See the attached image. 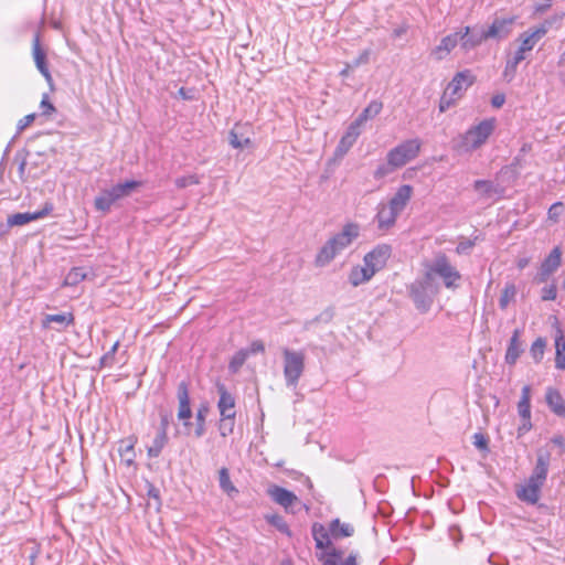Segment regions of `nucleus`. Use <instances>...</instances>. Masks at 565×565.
I'll use <instances>...</instances> for the list:
<instances>
[{"label": "nucleus", "mask_w": 565, "mask_h": 565, "mask_svg": "<svg viewBox=\"0 0 565 565\" xmlns=\"http://www.w3.org/2000/svg\"><path fill=\"white\" fill-rule=\"evenodd\" d=\"M234 424H235V418L225 419L224 417H221L220 424H218L220 434L223 437L231 435L234 430Z\"/></svg>", "instance_id": "50"}, {"label": "nucleus", "mask_w": 565, "mask_h": 565, "mask_svg": "<svg viewBox=\"0 0 565 565\" xmlns=\"http://www.w3.org/2000/svg\"><path fill=\"white\" fill-rule=\"evenodd\" d=\"M525 483L532 487H536L539 490H541L545 483V480L531 475Z\"/></svg>", "instance_id": "60"}, {"label": "nucleus", "mask_w": 565, "mask_h": 565, "mask_svg": "<svg viewBox=\"0 0 565 565\" xmlns=\"http://www.w3.org/2000/svg\"><path fill=\"white\" fill-rule=\"evenodd\" d=\"M140 185H141V182L130 180V181H126L124 183L115 184L110 189H108V191L110 192V195H113L115 201H118L122 198L129 196Z\"/></svg>", "instance_id": "26"}, {"label": "nucleus", "mask_w": 565, "mask_h": 565, "mask_svg": "<svg viewBox=\"0 0 565 565\" xmlns=\"http://www.w3.org/2000/svg\"><path fill=\"white\" fill-rule=\"evenodd\" d=\"M396 169L398 168L390 163V161H387L386 163H382L376 168V170L374 171V178L376 180H381L386 175L391 174L392 172H394Z\"/></svg>", "instance_id": "47"}, {"label": "nucleus", "mask_w": 565, "mask_h": 565, "mask_svg": "<svg viewBox=\"0 0 565 565\" xmlns=\"http://www.w3.org/2000/svg\"><path fill=\"white\" fill-rule=\"evenodd\" d=\"M86 278V271L83 267L72 268L64 279V285L75 286Z\"/></svg>", "instance_id": "39"}, {"label": "nucleus", "mask_w": 565, "mask_h": 565, "mask_svg": "<svg viewBox=\"0 0 565 565\" xmlns=\"http://www.w3.org/2000/svg\"><path fill=\"white\" fill-rule=\"evenodd\" d=\"M475 81L476 77L470 70L458 72L448 84L446 90L460 98L463 92L470 87Z\"/></svg>", "instance_id": "14"}, {"label": "nucleus", "mask_w": 565, "mask_h": 565, "mask_svg": "<svg viewBox=\"0 0 565 565\" xmlns=\"http://www.w3.org/2000/svg\"><path fill=\"white\" fill-rule=\"evenodd\" d=\"M459 98L456 97L455 95H451L449 92H447L445 89L441 98H440V102H439V111L440 113H444L446 111L448 108H450Z\"/></svg>", "instance_id": "48"}, {"label": "nucleus", "mask_w": 565, "mask_h": 565, "mask_svg": "<svg viewBox=\"0 0 565 565\" xmlns=\"http://www.w3.org/2000/svg\"><path fill=\"white\" fill-rule=\"evenodd\" d=\"M342 554V551L332 548L330 552L322 554L319 559L322 562V565H358L356 555L354 554H350L344 562L339 564Z\"/></svg>", "instance_id": "24"}, {"label": "nucleus", "mask_w": 565, "mask_h": 565, "mask_svg": "<svg viewBox=\"0 0 565 565\" xmlns=\"http://www.w3.org/2000/svg\"><path fill=\"white\" fill-rule=\"evenodd\" d=\"M412 195H413V186L409 184H403L397 189L395 194L391 198L388 205L392 207V210H394L398 214H401L404 211V209L406 207L407 203L409 202Z\"/></svg>", "instance_id": "19"}, {"label": "nucleus", "mask_w": 565, "mask_h": 565, "mask_svg": "<svg viewBox=\"0 0 565 565\" xmlns=\"http://www.w3.org/2000/svg\"><path fill=\"white\" fill-rule=\"evenodd\" d=\"M495 119L488 118L468 129L461 137L458 149L462 152H472L479 149L493 134Z\"/></svg>", "instance_id": "4"}, {"label": "nucleus", "mask_w": 565, "mask_h": 565, "mask_svg": "<svg viewBox=\"0 0 565 565\" xmlns=\"http://www.w3.org/2000/svg\"><path fill=\"white\" fill-rule=\"evenodd\" d=\"M177 396L179 401L178 418L183 420L184 426H190L188 420L192 417V411L190 406L189 384L185 381L179 383Z\"/></svg>", "instance_id": "15"}, {"label": "nucleus", "mask_w": 565, "mask_h": 565, "mask_svg": "<svg viewBox=\"0 0 565 565\" xmlns=\"http://www.w3.org/2000/svg\"><path fill=\"white\" fill-rule=\"evenodd\" d=\"M545 401L555 415L565 417V401L556 388L547 387Z\"/></svg>", "instance_id": "22"}, {"label": "nucleus", "mask_w": 565, "mask_h": 565, "mask_svg": "<svg viewBox=\"0 0 565 565\" xmlns=\"http://www.w3.org/2000/svg\"><path fill=\"white\" fill-rule=\"evenodd\" d=\"M427 275H434L443 279L444 286L448 289H455L459 286L461 274L454 267L449 258L444 253H438L433 263L427 266Z\"/></svg>", "instance_id": "5"}, {"label": "nucleus", "mask_w": 565, "mask_h": 565, "mask_svg": "<svg viewBox=\"0 0 565 565\" xmlns=\"http://www.w3.org/2000/svg\"><path fill=\"white\" fill-rule=\"evenodd\" d=\"M119 341H116L110 350L102 358L103 363H107L109 360H113L116 351L118 350Z\"/></svg>", "instance_id": "62"}, {"label": "nucleus", "mask_w": 565, "mask_h": 565, "mask_svg": "<svg viewBox=\"0 0 565 565\" xmlns=\"http://www.w3.org/2000/svg\"><path fill=\"white\" fill-rule=\"evenodd\" d=\"M515 17L494 18L492 23L488 28H484L487 39H493L497 41L507 39L512 32Z\"/></svg>", "instance_id": "10"}, {"label": "nucleus", "mask_w": 565, "mask_h": 565, "mask_svg": "<svg viewBox=\"0 0 565 565\" xmlns=\"http://www.w3.org/2000/svg\"><path fill=\"white\" fill-rule=\"evenodd\" d=\"M40 108L42 110V115L43 116H51L53 113L56 111V108L54 107V105L50 102L49 99V95L47 94H44L42 96V100H41V104H40Z\"/></svg>", "instance_id": "53"}, {"label": "nucleus", "mask_w": 565, "mask_h": 565, "mask_svg": "<svg viewBox=\"0 0 565 565\" xmlns=\"http://www.w3.org/2000/svg\"><path fill=\"white\" fill-rule=\"evenodd\" d=\"M373 276L374 274H371L370 269L365 265L354 266L349 274V282L352 286L358 287L369 281Z\"/></svg>", "instance_id": "29"}, {"label": "nucleus", "mask_w": 565, "mask_h": 565, "mask_svg": "<svg viewBox=\"0 0 565 565\" xmlns=\"http://www.w3.org/2000/svg\"><path fill=\"white\" fill-rule=\"evenodd\" d=\"M246 351H248V355L256 354V353H263L265 351V345H264L263 341L255 340L250 343L249 349H247Z\"/></svg>", "instance_id": "59"}, {"label": "nucleus", "mask_w": 565, "mask_h": 565, "mask_svg": "<svg viewBox=\"0 0 565 565\" xmlns=\"http://www.w3.org/2000/svg\"><path fill=\"white\" fill-rule=\"evenodd\" d=\"M516 295L515 285L510 282L507 284L502 290V294L499 299V307L504 310L509 306V303L514 299Z\"/></svg>", "instance_id": "38"}, {"label": "nucleus", "mask_w": 565, "mask_h": 565, "mask_svg": "<svg viewBox=\"0 0 565 565\" xmlns=\"http://www.w3.org/2000/svg\"><path fill=\"white\" fill-rule=\"evenodd\" d=\"M459 33L460 46L463 51L469 52L482 42L487 41V35L483 26H465Z\"/></svg>", "instance_id": "9"}, {"label": "nucleus", "mask_w": 565, "mask_h": 565, "mask_svg": "<svg viewBox=\"0 0 565 565\" xmlns=\"http://www.w3.org/2000/svg\"><path fill=\"white\" fill-rule=\"evenodd\" d=\"M478 239V236H476L473 239H462L459 242V244L456 247V253L459 255L468 254L469 250L476 245V241Z\"/></svg>", "instance_id": "52"}, {"label": "nucleus", "mask_w": 565, "mask_h": 565, "mask_svg": "<svg viewBox=\"0 0 565 565\" xmlns=\"http://www.w3.org/2000/svg\"><path fill=\"white\" fill-rule=\"evenodd\" d=\"M243 126L235 125V127L231 130L228 140L230 145L235 149H244L252 145V140L249 137H244L241 131Z\"/></svg>", "instance_id": "32"}, {"label": "nucleus", "mask_w": 565, "mask_h": 565, "mask_svg": "<svg viewBox=\"0 0 565 565\" xmlns=\"http://www.w3.org/2000/svg\"><path fill=\"white\" fill-rule=\"evenodd\" d=\"M355 140L348 137L347 135H343V137L340 139L338 147H337V153L339 154H345L350 148L354 145Z\"/></svg>", "instance_id": "51"}, {"label": "nucleus", "mask_w": 565, "mask_h": 565, "mask_svg": "<svg viewBox=\"0 0 565 565\" xmlns=\"http://www.w3.org/2000/svg\"><path fill=\"white\" fill-rule=\"evenodd\" d=\"M459 43V33L455 32L441 39L440 43L433 50L431 55L437 61L444 60Z\"/></svg>", "instance_id": "20"}, {"label": "nucleus", "mask_w": 565, "mask_h": 565, "mask_svg": "<svg viewBox=\"0 0 565 565\" xmlns=\"http://www.w3.org/2000/svg\"><path fill=\"white\" fill-rule=\"evenodd\" d=\"M383 108V104L379 100H372L358 116L359 122L365 124L369 119L377 116Z\"/></svg>", "instance_id": "36"}, {"label": "nucleus", "mask_w": 565, "mask_h": 565, "mask_svg": "<svg viewBox=\"0 0 565 565\" xmlns=\"http://www.w3.org/2000/svg\"><path fill=\"white\" fill-rule=\"evenodd\" d=\"M175 185L179 189H184L189 185L199 184L200 179L196 174L183 175L175 179Z\"/></svg>", "instance_id": "49"}, {"label": "nucleus", "mask_w": 565, "mask_h": 565, "mask_svg": "<svg viewBox=\"0 0 565 565\" xmlns=\"http://www.w3.org/2000/svg\"><path fill=\"white\" fill-rule=\"evenodd\" d=\"M330 534L333 539L349 537L354 534V526L350 523H341L339 519H334L329 524Z\"/></svg>", "instance_id": "28"}, {"label": "nucleus", "mask_w": 565, "mask_h": 565, "mask_svg": "<svg viewBox=\"0 0 565 565\" xmlns=\"http://www.w3.org/2000/svg\"><path fill=\"white\" fill-rule=\"evenodd\" d=\"M551 454L548 451H540L537 454L536 463L531 475L546 481Z\"/></svg>", "instance_id": "30"}, {"label": "nucleus", "mask_w": 565, "mask_h": 565, "mask_svg": "<svg viewBox=\"0 0 565 565\" xmlns=\"http://www.w3.org/2000/svg\"><path fill=\"white\" fill-rule=\"evenodd\" d=\"M35 114H29L19 120L17 129L19 132L23 131L26 127H29L35 119Z\"/></svg>", "instance_id": "58"}, {"label": "nucleus", "mask_w": 565, "mask_h": 565, "mask_svg": "<svg viewBox=\"0 0 565 565\" xmlns=\"http://www.w3.org/2000/svg\"><path fill=\"white\" fill-rule=\"evenodd\" d=\"M311 533L316 542L317 548L323 550L331 546L330 530L326 529L324 525L318 522L313 523L311 527Z\"/></svg>", "instance_id": "25"}, {"label": "nucleus", "mask_w": 565, "mask_h": 565, "mask_svg": "<svg viewBox=\"0 0 565 565\" xmlns=\"http://www.w3.org/2000/svg\"><path fill=\"white\" fill-rule=\"evenodd\" d=\"M74 321L75 317L72 312L46 315L42 321V327L49 328L51 323H57L60 327L56 330L62 331L66 327L74 324Z\"/></svg>", "instance_id": "23"}, {"label": "nucleus", "mask_w": 565, "mask_h": 565, "mask_svg": "<svg viewBox=\"0 0 565 565\" xmlns=\"http://www.w3.org/2000/svg\"><path fill=\"white\" fill-rule=\"evenodd\" d=\"M115 199L110 195L108 189L100 192L98 196L95 198L94 205L97 211L103 213H107L110 211L111 205L115 203Z\"/></svg>", "instance_id": "35"}, {"label": "nucleus", "mask_w": 565, "mask_h": 565, "mask_svg": "<svg viewBox=\"0 0 565 565\" xmlns=\"http://www.w3.org/2000/svg\"><path fill=\"white\" fill-rule=\"evenodd\" d=\"M518 413L521 419L531 418V387L523 386L521 391V398L518 403Z\"/></svg>", "instance_id": "31"}, {"label": "nucleus", "mask_w": 565, "mask_h": 565, "mask_svg": "<svg viewBox=\"0 0 565 565\" xmlns=\"http://www.w3.org/2000/svg\"><path fill=\"white\" fill-rule=\"evenodd\" d=\"M216 388L220 395L217 408L221 417H224L225 419L235 418V397L227 391L223 383H217Z\"/></svg>", "instance_id": "13"}, {"label": "nucleus", "mask_w": 565, "mask_h": 565, "mask_svg": "<svg viewBox=\"0 0 565 565\" xmlns=\"http://www.w3.org/2000/svg\"><path fill=\"white\" fill-rule=\"evenodd\" d=\"M472 438H473V445L478 449L488 450V438L483 434L476 433Z\"/></svg>", "instance_id": "56"}, {"label": "nucleus", "mask_w": 565, "mask_h": 565, "mask_svg": "<svg viewBox=\"0 0 565 565\" xmlns=\"http://www.w3.org/2000/svg\"><path fill=\"white\" fill-rule=\"evenodd\" d=\"M433 280L434 277H430V275L425 273L422 278L414 280L407 286L411 299L413 300L416 309L422 313H425L430 309L434 298L438 291L434 286Z\"/></svg>", "instance_id": "2"}, {"label": "nucleus", "mask_w": 565, "mask_h": 565, "mask_svg": "<svg viewBox=\"0 0 565 565\" xmlns=\"http://www.w3.org/2000/svg\"><path fill=\"white\" fill-rule=\"evenodd\" d=\"M555 367L558 370H565V335L559 327H556L555 333Z\"/></svg>", "instance_id": "27"}, {"label": "nucleus", "mask_w": 565, "mask_h": 565, "mask_svg": "<svg viewBox=\"0 0 565 565\" xmlns=\"http://www.w3.org/2000/svg\"><path fill=\"white\" fill-rule=\"evenodd\" d=\"M268 494L277 504L285 508L287 512H294L292 507L299 503V499L294 492L279 486L270 487L268 489Z\"/></svg>", "instance_id": "16"}, {"label": "nucleus", "mask_w": 565, "mask_h": 565, "mask_svg": "<svg viewBox=\"0 0 565 565\" xmlns=\"http://www.w3.org/2000/svg\"><path fill=\"white\" fill-rule=\"evenodd\" d=\"M334 317V309L329 307L327 309H324L320 315H318L317 317H315L312 320L306 322V328L308 329L309 326L313 324V323H319V322H323V323H329Z\"/></svg>", "instance_id": "46"}, {"label": "nucleus", "mask_w": 565, "mask_h": 565, "mask_svg": "<svg viewBox=\"0 0 565 565\" xmlns=\"http://www.w3.org/2000/svg\"><path fill=\"white\" fill-rule=\"evenodd\" d=\"M266 519L268 523L275 526L279 532L285 533L289 536L291 535L288 524L279 514L267 515Z\"/></svg>", "instance_id": "44"}, {"label": "nucleus", "mask_w": 565, "mask_h": 565, "mask_svg": "<svg viewBox=\"0 0 565 565\" xmlns=\"http://www.w3.org/2000/svg\"><path fill=\"white\" fill-rule=\"evenodd\" d=\"M547 29L540 26L536 29H529L527 31L520 34L519 40L521 45L512 57L518 58L519 62L525 60V53L534 49L536 43L546 34Z\"/></svg>", "instance_id": "8"}, {"label": "nucleus", "mask_w": 565, "mask_h": 565, "mask_svg": "<svg viewBox=\"0 0 565 565\" xmlns=\"http://www.w3.org/2000/svg\"><path fill=\"white\" fill-rule=\"evenodd\" d=\"M505 103V96L503 94H497L491 98V105L494 108H500Z\"/></svg>", "instance_id": "63"}, {"label": "nucleus", "mask_w": 565, "mask_h": 565, "mask_svg": "<svg viewBox=\"0 0 565 565\" xmlns=\"http://www.w3.org/2000/svg\"><path fill=\"white\" fill-rule=\"evenodd\" d=\"M562 263V249L559 246L554 247L547 257L541 264L540 270L536 276L537 282H545L550 276L556 271Z\"/></svg>", "instance_id": "12"}, {"label": "nucleus", "mask_w": 565, "mask_h": 565, "mask_svg": "<svg viewBox=\"0 0 565 565\" xmlns=\"http://www.w3.org/2000/svg\"><path fill=\"white\" fill-rule=\"evenodd\" d=\"M522 331L520 329H515L510 339L509 345L507 348L504 361L509 365H514L523 353V344L521 341Z\"/></svg>", "instance_id": "18"}, {"label": "nucleus", "mask_w": 565, "mask_h": 565, "mask_svg": "<svg viewBox=\"0 0 565 565\" xmlns=\"http://www.w3.org/2000/svg\"><path fill=\"white\" fill-rule=\"evenodd\" d=\"M284 379L287 387H297L306 369V353L303 350L281 349Z\"/></svg>", "instance_id": "3"}, {"label": "nucleus", "mask_w": 565, "mask_h": 565, "mask_svg": "<svg viewBox=\"0 0 565 565\" xmlns=\"http://www.w3.org/2000/svg\"><path fill=\"white\" fill-rule=\"evenodd\" d=\"M420 148L422 141L418 138L405 140L387 152L386 160L399 169L417 158Z\"/></svg>", "instance_id": "6"}, {"label": "nucleus", "mask_w": 565, "mask_h": 565, "mask_svg": "<svg viewBox=\"0 0 565 565\" xmlns=\"http://www.w3.org/2000/svg\"><path fill=\"white\" fill-rule=\"evenodd\" d=\"M473 189L484 198H490L493 193L497 192L493 182L488 180L475 181Z\"/></svg>", "instance_id": "41"}, {"label": "nucleus", "mask_w": 565, "mask_h": 565, "mask_svg": "<svg viewBox=\"0 0 565 565\" xmlns=\"http://www.w3.org/2000/svg\"><path fill=\"white\" fill-rule=\"evenodd\" d=\"M247 358H248V351L239 350L238 352H236L233 355V358L230 362V365H228L231 372L236 373L243 366V364L245 363Z\"/></svg>", "instance_id": "43"}, {"label": "nucleus", "mask_w": 565, "mask_h": 565, "mask_svg": "<svg viewBox=\"0 0 565 565\" xmlns=\"http://www.w3.org/2000/svg\"><path fill=\"white\" fill-rule=\"evenodd\" d=\"M209 413L207 405H201L196 412V427H195V436L202 437L205 433V418Z\"/></svg>", "instance_id": "42"}, {"label": "nucleus", "mask_w": 565, "mask_h": 565, "mask_svg": "<svg viewBox=\"0 0 565 565\" xmlns=\"http://www.w3.org/2000/svg\"><path fill=\"white\" fill-rule=\"evenodd\" d=\"M521 420H522V423H521V425L518 428V436L519 437L524 435L525 433H527L532 428L531 418L521 419Z\"/></svg>", "instance_id": "61"}, {"label": "nucleus", "mask_w": 565, "mask_h": 565, "mask_svg": "<svg viewBox=\"0 0 565 565\" xmlns=\"http://www.w3.org/2000/svg\"><path fill=\"white\" fill-rule=\"evenodd\" d=\"M521 62H519L518 58H514V57H510L507 60V64H505V67L503 71V77L507 82H511L514 78V76L516 74L518 65Z\"/></svg>", "instance_id": "45"}, {"label": "nucleus", "mask_w": 565, "mask_h": 565, "mask_svg": "<svg viewBox=\"0 0 565 565\" xmlns=\"http://www.w3.org/2000/svg\"><path fill=\"white\" fill-rule=\"evenodd\" d=\"M391 255L392 247L388 244H380L364 256L363 262L371 274L375 275L386 266Z\"/></svg>", "instance_id": "7"}, {"label": "nucleus", "mask_w": 565, "mask_h": 565, "mask_svg": "<svg viewBox=\"0 0 565 565\" xmlns=\"http://www.w3.org/2000/svg\"><path fill=\"white\" fill-rule=\"evenodd\" d=\"M551 443L565 450V438L562 435H555L551 438Z\"/></svg>", "instance_id": "64"}, {"label": "nucleus", "mask_w": 565, "mask_h": 565, "mask_svg": "<svg viewBox=\"0 0 565 565\" xmlns=\"http://www.w3.org/2000/svg\"><path fill=\"white\" fill-rule=\"evenodd\" d=\"M399 214L392 210V207L388 204H380L377 214L375 216L377 221V227L380 230H388L391 228Z\"/></svg>", "instance_id": "21"}, {"label": "nucleus", "mask_w": 565, "mask_h": 565, "mask_svg": "<svg viewBox=\"0 0 565 565\" xmlns=\"http://www.w3.org/2000/svg\"><path fill=\"white\" fill-rule=\"evenodd\" d=\"M168 443V433L158 431L154 437L152 445L147 448L148 456L150 458H157L160 456L162 449Z\"/></svg>", "instance_id": "34"}, {"label": "nucleus", "mask_w": 565, "mask_h": 565, "mask_svg": "<svg viewBox=\"0 0 565 565\" xmlns=\"http://www.w3.org/2000/svg\"><path fill=\"white\" fill-rule=\"evenodd\" d=\"M540 495L541 490L526 483L516 490V497L529 504H536L540 500Z\"/></svg>", "instance_id": "33"}, {"label": "nucleus", "mask_w": 565, "mask_h": 565, "mask_svg": "<svg viewBox=\"0 0 565 565\" xmlns=\"http://www.w3.org/2000/svg\"><path fill=\"white\" fill-rule=\"evenodd\" d=\"M52 209L53 207L51 204H45V206L42 210L33 212V213L25 212V213H15V214L9 215V217L7 220V227L22 226V225L28 224L31 221L42 218V217L46 216L52 211Z\"/></svg>", "instance_id": "17"}, {"label": "nucleus", "mask_w": 565, "mask_h": 565, "mask_svg": "<svg viewBox=\"0 0 565 565\" xmlns=\"http://www.w3.org/2000/svg\"><path fill=\"white\" fill-rule=\"evenodd\" d=\"M218 481H220V488L226 492L228 495L232 493H237V489L234 487V484L231 481L230 478V471L227 468L223 467L218 471Z\"/></svg>", "instance_id": "37"}, {"label": "nucleus", "mask_w": 565, "mask_h": 565, "mask_svg": "<svg viewBox=\"0 0 565 565\" xmlns=\"http://www.w3.org/2000/svg\"><path fill=\"white\" fill-rule=\"evenodd\" d=\"M32 56L38 71L43 75L47 84L53 87V77L49 70L46 52L41 45L40 34L35 33L32 41Z\"/></svg>", "instance_id": "11"}, {"label": "nucleus", "mask_w": 565, "mask_h": 565, "mask_svg": "<svg viewBox=\"0 0 565 565\" xmlns=\"http://www.w3.org/2000/svg\"><path fill=\"white\" fill-rule=\"evenodd\" d=\"M546 348V340L544 338H537L530 348V354L535 363H540L543 359Z\"/></svg>", "instance_id": "40"}, {"label": "nucleus", "mask_w": 565, "mask_h": 565, "mask_svg": "<svg viewBox=\"0 0 565 565\" xmlns=\"http://www.w3.org/2000/svg\"><path fill=\"white\" fill-rule=\"evenodd\" d=\"M363 124L362 122H359L358 119H355L353 122H351V125L348 127L347 129V132L344 135H347L348 137L352 138L353 140L356 141V139L359 138V136L361 135V126Z\"/></svg>", "instance_id": "55"}, {"label": "nucleus", "mask_w": 565, "mask_h": 565, "mask_svg": "<svg viewBox=\"0 0 565 565\" xmlns=\"http://www.w3.org/2000/svg\"><path fill=\"white\" fill-rule=\"evenodd\" d=\"M370 55H371V51H370V50H367V49H366V50H363V51L359 54V56H358L355 60H353V62H352V66H353V67H358V66H360V65H362V64H367V63H369V61H370Z\"/></svg>", "instance_id": "57"}, {"label": "nucleus", "mask_w": 565, "mask_h": 565, "mask_svg": "<svg viewBox=\"0 0 565 565\" xmlns=\"http://www.w3.org/2000/svg\"><path fill=\"white\" fill-rule=\"evenodd\" d=\"M556 295H557V288H556V285H555V284H551V285H548V286H545V287L542 289L541 298H542V300H544V301H552V300H555V299H556Z\"/></svg>", "instance_id": "54"}, {"label": "nucleus", "mask_w": 565, "mask_h": 565, "mask_svg": "<svg viewBox=\"0 0 565 565\" xmlns=\"http://www.w3.org/2000/svg\"><path fill=\"white\" fill-rule=\"evenodd\" d=\"M360 235V226L356 223H347L342 231L330 237L320 248L316 256V265L323 267L328 265L343 249L349 247Z\"/></svg>", "instance_id": "1"}]
</instances>
